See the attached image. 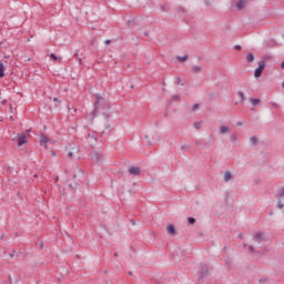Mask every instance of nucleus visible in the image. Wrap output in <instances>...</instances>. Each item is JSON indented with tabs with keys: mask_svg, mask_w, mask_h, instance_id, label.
I'll list each match as a JSON object with an SVG mask.
<instances>
[{
	"mask_svg": "<svg viewBox=\"0 0 284 284\" xmlns=\"http://www.w3.org/2000/svg\"><path fill=\"white\" fill-rule=\"evenodd\" d=\"M220 132L221 134H227L230 132V129L229 126L223 125L220 128Z\"/></svg>",
	"mask_w": 284,
	"mask_h": 284,
	"instance_id": "obj_9",
	"label": "nucleus"
},
{
	"mask_svg": "<svg viewBox=\"0 0 284 284\" xmlns=\"http://www.w3.org/2000/svg\"><path fill=\"white\" fill-rule=\"evenodd\" d=\"M51 59H53L54 61H61V58H58L54 53H51Z\"/></svg>",
	"mask_w": 284,
	"mask_h": 284,
	"instance_id": "obj_16",
	"label": "nucleus"
},
{
	"mask_svg": "<svg viewBox=\"0 0 284 284\" xmlns=\"http://www.w3.org/2000/svg\"><path fill=\"white\" fill-rule=\"evenodd\" d=\"M53 101H59V98H54Z\"/></svg>",
	"mask_w": 284,
	"mask_h": 284,
	"instance_id": "obj_27",
	"label": "nucleus"
},
{
	"mask_svg": "<svg viewBox=\"0 0 284 284\" xmlns=\"http://www.w3.org/2000/svg\"><path fill=\"white\" fill-rule=\"evenodd\" d=\"M281 68L282 70H284V61L281 63Z\"/></svg>",
	"mask_w": 284,
	"mask_h": 284,
	"instance_id": "obj_22",
	"label": "nucleus"
},
{
	"mask_svg": "<svg viewBox=\"0 0 284 284\" xmlns=\"http://www.w3.org/2000/svg\"><path fill=\"white\" fill-rule=\"evenodd\" d=\"M95 105L98 109L101 108V105H104V108H110V103H108V100H105V98H103L102 95L98 94L95 95Z\"/></svg>",
	"mask_w": 284,
	"mask_h": 284,
	"instance_id": "obj_2",
	"label": "nucleus"
},
{
	"mask_svg": "<svg viewBox=\"0 0 284 284\" xmlns=\"http://www.w3.org/2000/svg\"><path fill=\"white\" fill-rule=\"evenodd\" d=\"M105 43H106V45L110 44V40H106Z\"/></svg>",
	"mask_w": 284,
	"mask_h": 284,
	"instance_id": "obj_25",
	"label": "nucleus"
},
{
	"mask_svg": "<svg viewBox=\"0 0 284 284\" xmlns=\"http://www.w3.org/2000/svg\"><path fill=\"white\" fill-rule=\"evenodd\" d=\"M55 181H59V178H55Z\"/></svg>",
	"mask_w": 284,
	"mask_h": 284,
	"instance_id": "obj_29",
	"label": "nucleus"
},
{
	"mask_svg": "<svg viewBox=\"0 0 284 284\" xmlns=\"http://www.w3.org/2000/svg\"><path fill=\"white\" fill-rule=\"evenodd\" d=\"M246 61H248V63H252V61H254V54L248 53V54L246 55Z\"/></svg>",
	"mask_w": 284,
	"mask_h": 284,
	"instance_id": "obj_12",
	"label": "nucleus"
},
{
	"mask_svg": "<svg viewBox=\"0 0 284 284\" xmlns=\"http://www.w3.org/2000/svg\"><path fill=\"white\" fill-rule=\"evenodd\" d=\"M187 221L190 225H194V223H196V220L194 217H189Z\"/></svg>",
	"mask_w": 284,
	"mask_h": 284,
	"instance_id": "obj_15",
	"label": "nucleus"
},
{
	"mask_svg": "<svg viewBox=\"0 0 284 284\" xmlns=\"http://www.w3.org/2000/svg\"><path fill=\"white\" fill-rule=\"evenodd\" d=\"M250 141H251V143H256V138L253 136V138L250 139Z\"/></svg>",
	"mask_w": 284,
	"mask_h": 284,
	"instance_id": "obj_20",
	"label": "nucleus"
},
{
	"mask_svg": "<svg viewBox=\"0 0 284 284\" xmlns=\"http://www.w3.org/2000/svg\"><path fill=\"white\" fill-rule=\"evenodd\" d=\"M179 61L185 62V61H187V57L184 55V57H182V58H179Z\"/></svg>",
	"mask_w": 284,
	"mask_h": 284,
	"instance_id": "obj_19",
	"label": "nucleus"
},
{
	"mask_svg": "<svg viewBox=\"0 0 284 284\" xmlns=\"http://www.w3.org/2000/svg\"><path fill=\"white\" fill-rule=\"evenodd\" d=\"M237 97H240L241 103H245V93H243V91H239Z\"/></svg>",
	"mask_w": 284,
	"mask_h": 284,
	"instance_id": "obj_11",
	"label": "nucleus"
},
{
	"mask_svg": "<svg viewBox=\"0 0 284 284\" xmlns=\"http://www.w3.org/2000/svg\"><path fill=\"white\" fill-rule=\"evenodd\" d=\"M264 70H265V61H260L258 68H256L254 71L255 79H258L261 77V74H263Z\"/></svg>",
	"mask_w": 284,
	"mask_h": 284,
	"instance_id": "obj_3",
	"label": "nucleus"
},
{
	"mask_svg": "<svg viewBox=\"0 0 284 284\" xmlns=\"http://www.w3.org/2000/svg\"><path fill=\"white\" fill-rule=\"evenodd\" d=\"M169 234H176V230L174 229V225L170 224L168 227H166Z\"/></svg>",
	"mask_w": 284,
	"mask_h": 284,
	"instance_id": "obj_8",
	"label": "nucleus"
},
{
	"mask_svg": "<svg viewBox=\"0 0 284 284\" xmlns=\"http://www.w3.org/2000/svg\"><path fill=\"white\" fill-rule=\"evenodd\" d=\"M28 143V133H21L18 135V145H26Z\"/></svg>",
	"mask_w": 284,
	"mask_h": 284,
	"instance_id": "obj_4",
	"label": "nucleus"
},
{
	"mask_svg": "<svg viewBox=\"0 0 284 284\" xmlns=\"http://www.w3.org/2000/svg\"><path fill=\"white\" fill-rule=\"evenodd\" d=\"M6 68L3 67V62H0V78L4 77Z\"/></svg>",
	"mask_w": 284,
	"mask_h": 284,
	"instance_id": "obj_10",
	"label": "nucleus"
},
{
	"mask_svg": "<svg viewBox=\"0 0 284 284\" xmlns=\"http://www.w3.org/2000/svg\"><path fill=\"white\" fill-rule=\"evenodd\" d=\"M2 103H6V100H4V101H2Z\"/></svg>",
	"mask_w": 284,
	"mask_h": 284,
	"instance_id": "obj_30",
	"label": "nucleus"
},
{
	"mask_svg": "<svg viewBox=\"0 0 284 284\" xmlns=\"http://www.w3.org/2000/svg\"><path fill=\"white\" fill-rule=\"evenodd\" d=\"M193 72H201V67L196 65L192 69Z\"/></svg>",
	"mask_w": 284,
	"mask_h": 284,
	"instance_id": "obj_17",
	"label": "nucleus"
},
{
	"mask_svg": "<svg viewBox=\"0 0 284 284\" xmlns=\"http://www.w3.org/2000/svg\"><path fill=\"white\" fill-rule=\"evenodd\" d=\"M10 121H14V118L12 115L10 116Z\"/></svg>",
	"mask_w": 284,
	"mask_h": 284,
	"instance_id": "obj_24",
	"label": "nucleus"
},
{
	"mask_svg": "<svg viewBox=\"0 0 284 284\" xmlns=\"http://www.w3.org/2000/svg\"><path fill=\"white\" fill-rule=\"evenodd\" d=\"M129 172L134 176H139V174H141V169H139V166H131L129 169Z\"/></svg>",
	"mask_w": 284,
	"mask_h": 284,
	"instance_id": "obj_5",
	"label": "nucleus"
},
{
	"mask_svg": "<svg viewBox=\"0 0 284 284\" xmlns=\"http://www.w3.org/2000/svg\"><path fill=\"white\" fill-rule=\"evenodd\" d=\"M69 159H72V152L68 153Z\"/></svg>",
	"mask_w": 284,
	"mask_h": 284,
	"instance_id": "obj_21",
	"label": "nucleus"
},
{
	"mask_svg": "<svg viewBox=\"0 0 284 284\" xmlns=\"http://www.w3.org/2000/svg\"><path fill=\"white\" fill-rule=\"evenodd\" d=\"M282 88H284V82L282 83Z\"/></svg>",
	"mask_w": 284,
	"mask_h": 284,
	"instance_id": "obj_28",
	"label": "nucleus"
},
{
	"mask_svg": "<svg viewBox=\"0 0 284 284\" xmlns=\"http://www.w3.org/2000/svg\"><path fill=\"white\" fill-rule=\"evenodd\" d=\"M230 179H232V173H230V172H226L225 174H224V181H230Z\"/></svg>",
	"mask_w": 284,
	"mask_h": 284,
	"instance_id": "obj_14",
	"label": "nucleus"
},
{
	"mask_svg": "<svg viewBox=\"0 0 284 284\" xmlns=\"http://www.w3.org/2000/svg\"><path fill=\"white\" fill-rule=\"evenodd\" d=\"M173 99H179V95H174Z\"/></svg>",
	"mask_w": 284,
	"mask_h": 284,
	"instance_id": "obj_26",
	"label": "nucleus"
},
{
	"mask_svg": "<svg viewBox=\"0 0 284 284\" xmlns=\"http://www.w3.org/2000/svg\"><path fill=\"white\" fill-rule=\"evenodd\" d=\"M263 239H265V235H263V233H256L252 240H251V245L248 246V248L251 250V252H254V247L261 245V241H263Z\"/></svg>",
	"mask_w": 284,
	"mask_h": 284,
	"instance_id": "obj_1",
	"label": "nucleus"
},
{
	"mask_svg": "<svg viewBox=\"0 0 284 284\" xmlns=\"http://www.w3.org/2000/svg\"><path fill=\"white\" fill-rule=\"evenodd\" d=\"M40 144L44 145V148H48V136H45L44 134H42L40 136Z\"/></svg>",
	"mask_w": 284,
	"mask_h": 284,
	"instance_id": "obj_7",
	"label": "nucleus"
},
{
	"mask_svg": "<svg viewBox=\"0 0 284 284\" xmlns=\"http://www.w3.org/2000/svg\"><path fill=\"white\" fill-rule=\"evenodd\" d=\"M245 6H247V1L245 0H240L237 3H236V8L239 10H243V8H245Z\"/></svg>",
	"mask_w": 284,
	"mask_h": 284,
	"instance_id": "obj_6",
	"label": "nucleus"
},
{
	"mask_svg": "<svg viewBox=\"0 0 284 284\" xmlns=\"http://www.w3.org/2000/svg\"><path fill=\"white\" fill-rule=\"evenodd\" d=\"M250 101H251L252 105H254V106H256V105H258V103H261L260 99H251Z\"/></svg>",
	"mask_w": 284,
	"mask_h": 284,
	"instance_id": "obj_13",
	"label": "nucleus"
},
{
	"mask_svg": "<svg viewBox=\"0 0 284 284\" xmlns=\"http://www.w3.org/2000/svg\"><path fill=\"white\" fill-rule=\"evenodd\" d=\"M277 207H278L280 210H283V209H284V203L280 201V202L277 203Z\"/></svg>",
	"mask_w": 284,
	"mask_h": 284,
	"instance_id": "obj_18",
	"label": "nucleus"
},
{
	"mask_svg": "<svg viewBox=\"0 0 284 284\" xmlns=\"http://www.w3.org/2000/svg\"><path fill=\"white\" fill-rule=\"evenodd\" d=\"M197 108H199V104H195V105H194V110H196Z\"/></svg>",
	"mask_w": 284,
	"mask_h": 284,
	"instance_id": "obj_23",
	"label": "nucleus"
}]
</instances>
